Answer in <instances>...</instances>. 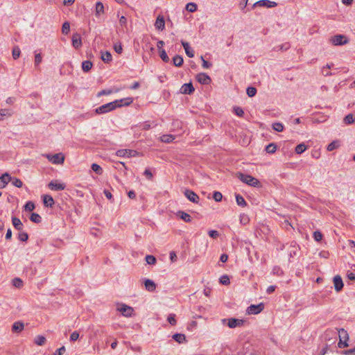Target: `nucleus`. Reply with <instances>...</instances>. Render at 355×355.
Instances as JSON below:
<instances>
[{
  "mask_svg": "<svg viewBox=\"0 0 355 355\" xmlns=\"http://www.w3.org/2000/svg\"><path fill=\"white\" fill-rule=\"evenodd\" d=\"M290 47H291L290 44L288 42H286L284 44H280V45H278V46L274 47V50L277 51H284L289 49Z\"/></svg>",
  "mask_w": 355,
  "mask_h": 355,
  "instance_id": "c756f323",
  "label": "nucleus"
},
{
  "mask_svg": "<svg viewBox=\"0 0 355 355\" xmlns=\"http://www.w3.org/2000/svg\"><path fill=\"white\" fill-rule=\"evenodd\" d=\"M13 285L16 288H21L23 286V282L21 279L15 277L12 280Z\"/></svg>",
  "mask_w": 355,
  "mask_h": 355,
  "instance_id": "603ef678",
  "label": "nucleus"
},
{
  "mask_svg": "<svg viewBox=\"0 0 355 355\" xmlns=\"http://www.w3.org/2000/svg\"><path fill=\"white\" fill-rule=\"evenodd\" d=\"M333 65V64H327L325 66L322 67V73L324 76H330L333 75L331 72H326V69H330Z\"/></svg>",
  "mask_w": 355,
  "mask_h": 355,
  "instance_id": "4c0bfd02",
  "label": "nucleus"
},
{
  "mask_svg": "<svg viewBox=\"0 0 355 355\" xmlns=\"http://www.w3.org/2000/svg\"><path fill=\"white\" fill-rule=\"evenodd\" d=\"M313 238L316 241H320L322 239V234L320 231H315L313 232Z\"/></svg>",
  "mask_w": 355,
  "mask_h": 355,
  "instance_id": "4d7b16f0",
  "label": "nucleus"
},
{
  "mask_svg": "<svg viewBox=\"0 0 355 355\" xmlns=\"http://www.w3.org/2000/svg\"><path fill=\"white\" fill-rule=\"evenodd\" d=\"M70 31V24L68 21H65L62 24V32L64 35H67Z\"/></svg>",
  "mask_w": 355,
  "mask_h": 355,
  "instance_id": "de8ad7c7",
  "label": "nucleus"
},
{
  "mask_svg": "<svg viewBox=\"0 0 355 355\" xmlns=\"http://www.w3.org/2000/svg\"><path fill=\"white\" fill-rule=\"evenodd\" d=\"M173 64L175 67H181L183 64V58L181 55H176L173 58Z\"/></svg>",
  "mask_w": 355,
  "mask_h": 355,
  "instance_id": "a878e982",
  "label": "nucleus"
},
{
  "mask_svg": "<svg viewBox=\"0 0 355 355\" xmlns=\"http://www.w3.org/2000/svg\"><path fill=\"white\" fill-rule=\"evenodd\" d=\"M257 5H259V7L271 8L276 7L277 6V3L270 0H259L257 1Z\"/></svg>",
  "mask_w": 355,
  "mask_h": 355,
  "instance_id": "f8f14e48",
  "label": "nucleus"
},
{
  "mask_svg": "<svg viewBox=\"0 0 355 355\" xmlns=\"http://www.w3.org/2000/svg\"><path fill=\"white\" fill-rule=\"evenodd\" d=\"M93 64L89 60H85L82 62V69L85 72H88L92 67Z\"/></svg>",
  "mask_w": 355,
  "mask_h": 355,
  "instance_id": "bb28decb",
  "label": "nucleus"
},
{
  "mask_svg": "<svg viewBox=\"0 0 355 355\" xmlns=\"http://www.w3.org/2000/svg\"><path fill=\"white\" fill-rule=\"evenodd\" d=\"M12 225L14 226V227L19 230V231H21L23 229V224L21 222L20 219L17 218V217H12Z\"/></svg>",
  "mask_w": 355,
  "mask_h": 355,
  "instance_id": "4be33fe9",
  "label": "nucleus"
},
{
  "mask_svg": "<svg viewBox=\"0 0 355 355\" xmlns=\"http://www.w3.org/2000/svg\"><path fill=\"white\" fill-rule=\"evenodd\" d=\"M112 93V89H103L99 92L97 94L98 96H101L103 95H110Z\"/></svg>",
  "mask_w": 355,
  "mask_h": 355,
  "instance_id": "052dcab7",
  "label": "nucleus"
},
{
  "mask_svg": "<svg viewBox=\"0 0 355 355\" xmlns=\"http://www.w3.org/2000/svg\"><path fill=\"white\" fill-rule=\"evenodd\" d=\"M195 89L191 83H184L180 89V92L184 94H191Z\"/></svg>",
  "mask_w": 355,
  "mask_h": 355,
  "instance_id": "ddd939ff",
  "label": "nucleus"
},
{
  "mask_svg": "<svg viewBox=\"0 0 355 355\" xmlns=\"http://www.w3.org/2000/svg\"><path fill=\"white\" fill-rule=\"evenodd\" d=\"M175 139L172 135H164L161 137V141L164 143H171Z\"/></svg>",
  "mask_w": 355,
  "mask_h": 355,
  "instance_id": "e433bc0d",
  "label": "nucleus"
},
{
  "mask_svg": "<svg viewBox=\"0 0 355 355\" xmlns=\"http://www.w3.org/2000/svg\"><path fill=\"white\" fill-rule=\"evenodd\" d=\"M118 311L125 317H131L134 311L131 306L126 304H121V306L118 308Z\"/></svg>",
  "mask_w": 355,
  "mask_h": 355,
  "instance_id": "9d476101",
  "label": "nucleus"
},
{
  "mask_svg": "<svg viewBox=\"0 0 355 355\" xmlns=\"http://www.w3.org/2000/svg\"><path fill=\"white\" fill-rule=\"evenodd\" d=\"M243 2H241L239 3L240 9L243 12H246L247 10H245L246 6H248V0H242Z\"/></svg>",
  "mask_w": 355,
  "mask_h": 355,
  "instance_id": "13d9d810",
  "label": "nucleus"
},
{
  "mask_svg": "<svg viewBox=\"0 0 355 355\" xmlns=\"http://www.w3.org/2000/svg\"><path fill=\"white\" fill-rule=\"evenodd\" d=\"M66 351L65 347L62 346L58 349L53 354V355H62Z\"/></svg>",
  "mask_w": 355,
  "mask_h": 355,
  "instance_id": "69168bd1",
  "label": "nucleus"
},
{
  "mask_svg": "<svg viewBox=\"0 0 355 355\" xmlns=\"http://www.w3.org/2000/svg\"><path fill=\"white\" fill-rule=\"evenodd\" d=\"M196 80L202 85H209L211 82V78L205 73H199L196 75Z\"/></svg>",
  "mask_w": 355,
  "mask_h": 355,
  "instance_id": "6e6552de",
  "label": "nucleus"
},
{
  "mask_svg": "<svg viewBox=\"0 0 355 355\" xmlns=\"http://www.w3.org/2000/svg\"><path fill=\"white\" fill-rule=\"evenodd\" d=\"M91 168L93 171L96 173L98 175H101L103 173V168L97 164H92Z\"/></svg>",
  "mask_w": 355,
  "mask_h": 355,
  "instance_id": "58836bf2",
  "label": "nucleus"
},
{
  "mask_svg": "<svg viewBox=\"0 0 355 355\" xmlns=\"http://www.w3.org/2000/svg\"><path fill=\"white\" fill-rule=\"evenodd\" d=\"M123 101H124L125 105H129L132 102V100L131 98H127L125 99L116 100L112 102H110L96 108L95 113L97 114H102L111 112L117 107H121V103Z\"/></svg>",
  "mask_w": 355,
  "mask_h": 355,
  "instance_id": "f257e3e1",
  "label": "nucleus"
},
{
  "mask_svg": "<svg viewBox=\"0 0 355 355\" xmlns=\"http://www.w3.org/2000/svg\"><path fill=\"white\" fill-rule=\"evenodd\" d=\"M144 285H145L146 289L150 292L154 291L156 288L155 283L153 280L149 279H146L144 281Z\"/></svg>",
  "mask_w": 355,
  "mask_h": 355,
  "instance_id": "6ab92c4d",
  "label": "nucleus"
},
{
  "mask_svg": "<svg viewBox=\"0 0 355 355\" xmlns=\"http://www.w3.org/2000/svg\"><path fill=\"white\" fill-rule=\"evenodd\" d=\"M219 282L223 285H228L230 283L229 277L226 275L221 276Z\"/></svg>",
  "mask_w": 355,
  "mask_h": 355,
  "instance_id": "8fccbe9b",
  "label": "nucleus"
},
{
  "mask_svg": "<svg viewBox=\"0 0 355 355\" xmlns=\"http://www.w3.org/2000/svg\"><path fill=\"white\" fill-rule=\"evenodd\" d=\"M167 320L171 325H175L176 324L175 315L173 313L169 314Z\"/></svg>",
  "mask_w": 355,
  "mask_h": 355,
  "instance_id": "6e6d98bb",
  "label": "nucleus"
},
{
  "mask_svg": "<svg viewBox=\"0 0 355 355\" xmlns=\"http://www.w3.org/2000/svg\"><path fill=\"white\" fill-rule=\"evenodd\" d=\"M264 309V304L261 302L258 304H251L247 308L246 312L249 315H256L261 313Z\"/></svg>",
  "mask_w": 355,
  "mask_h": 355,
  "instance_id": "39448f33",
  "label": "nucleus"
},
{
  "mask_svg": "<svg viewBox=\"0 0 355 355\" xmlns=\"http://www.w3.org/2000/svg\"><path fill=\"white\" fill-rule=\"evenodd\" d=\"M236 177L243 183L247 184L249 186L258 187L260 185L259 181L248 174H244L243 173H238Z\"/></svg>",
  "mask_w": 355,
  "mask_h": 355,
  "instance_id": "f03ea898",
  "label": "nucleus"
},
{
  "mask_svg": "<svg viewBox=\"0 0 355 355\" xmlns=\"http://www.w3.org/2000/svg\"><path fill=\"white\" fill-rule=\"evenodd\" d=\"M208 234L210 237H211L213 239H216L219 236V233L216 230H209L208 232Z\"/></svg>",
  "mask_w": 355,
  "mask_h": 355,
  "instance_id": "0e129e2a",
  "label": "nucleus"
},
{
  "mask_svg": "<svg viewBox=\"0 0 355 355\" xmlns=\"http://www.w3.org/2000/svg\"><path fill=\"white\" fill-rule=\"evenodd\" d=\"M246 93L249 97H253L257 94V89L254 87H248L246 89Z\"/></svg>",
  "mask_w": 355,
  "mask_h": 355,
  "instance_id": "c03bdc74",
  "label": "nucleus"
},
{
  "mask_svg": "<svg viewBox=\"0 0 355 355\" xmlns=\"http://www.w3.org/2000/svg\"><path fill=\"white\" fill-rule=\"evenodd\" d=\"M184 194L191 202L193 203H198L200 199L199 196L194 191L189 189H185Z\"/></svg>",
  "mask_w": 355,
  "mask_h": 355,
  "instance_id": "1a4fd4ad",
  "label": "nucleus"
},
{
  "mask_svg": "<svg viewBox=\"0 0 355 355\" xmlns=\"http://www.w3.org/2000/svg\"><path fill=\"white\" fill-rule=\"evenodd\" d=\"M343 354L345 355H355V347L354 348L345 350L343 352Z\"/></svg>",
  "mask_w": 355,
  "mask_h": 355,
  "instance_id": "774afa93",
  "label": "nucleus"
},
{
  "mask_svg": "<svg viewBox=\"0 0 355 355\" xmlns=\"http://www.w3.org/2000/svg\"><path fill=\"white\" fill-rule=\"evenodd\" d=\"M49 162L54 164H62L64 161V157L62 153H56L54 155L47 154L45 155Z\"/></svg>",
  "mask_w": 355,
  "mask_h": 355,
  "instance_id": "20e7f679",
  "label": "nucleus"
},
{
  "mask_svg": "<svg viewBox=\"0 0 355 355\" xmlns=\"http://www.w3.org/2000/svg\"><path fill=\"white\" fill-rule=\"evenodd\" d=\"M0 115L2 117V120H3L4 117L6 116H10V113L9 110L6 109L0 110Z\"/></svg>",
  "mask_w": 355,
  "mask_h": 355,
  "instance_id": "e2e57ef3",
  "label": "nucleus"
},
{
  "mask_svg": "<svg viewBox=\"0 0 355 355\" xmlns=\"http://www.w3.org/2000/svg\"><path fill=\"white\" fill-rule=\"evenodd\" d=\"M330 42L334 46H340L347 44L349 42V40L344 35H336L331 37Z\"/></svg>",
  "mask_w": 355,
  "mask_h": 355,
  "instance_id": "7ed1b4c3",
  "label": "nucleus"
},
{
  "mask_svg": "<svg viewBox=\"0 0 355 355\" xmlns=\"http://www.w3.org/2000/svg\"><path fill=\"white\" fill-rule=\"evenodd\" d=\"M146 263L149 265H154L156 263L157 259L153 255H146L145 257Z\"/></svg>",
  "mask_w": 355,
  "mask_h": 355,
  "instance_id": "ea45409f",
  "label": "nucleus"
},
{
  "mask_svg": "<svg viewBox=\"0 0 355 355\" xmlns=\"http://www.w3.org/2000/svg\"><path fill=\"white\" fill-rule=\"evenodd\" d=\"M24 209L26 211H32L35 209V204L31 201H28L26 203Z\"/></svg>",
  "mask_w": 355,
  "mask_h": 355,
  "instance_id": "3c124183",
  "label": "nucleus"
},
{
  "mask_svg": "<svg viewBox=\"0 0 355 355\" xmlns=\"http://www.w3.org/2000/svg\"><path fill=\"white\" fill-rule=\"evenodd\" d=\"M236 203L239 206L245 207L247 205L246 201L243 197L240 194H236L235 196Z\"/></svg>",
  "mask_w": 355,
  "mask_h": 355,
  "instance_id": "cd10ccee",
  "label": "nucleus"
},
{
  "mask_svg": "<svg viewBox=\"0 0 355 355\" xmlns=\"http://www.w3.org/2000/svg\"><path fill=\"white\" fill-rule=\"evenodd\" d=\"M307 148V146L305 145V144L302 143L298 144L295 149V151L297 154H302L303 153Z\"/></svg>",
  "mask_w": 355,
  "mask_h": 355,
  "instance_id": "2f4dec72",
  "label": "nucleus"
},
{
  "mask_svg": "<svg viewBox=\"0 0 355 355\" xmlns=\"http://www.w3.org/2000/svg\"><path fill=\"white\" fill-rule=\"evenodd\" d=\"M233 112L236 116L239 117H242L244 115V111L241 107H234Z\"/></svg>",
  "mask_w": 355,
  "mask_h": 355,
  "instance_id": "a18cd8bd",
  "label": "nucleus"
},
{
  "mask_svg": "<svg viewBox=\"0 0 355 355\" xmlns=\"http://www.w3.org/2000/svg\"><path fill=\"white\" fill-rule=\"evenodd\" d=\"M79 338V333L76 331H73L71 336H70V340L71 341H76Z\"/></svg>",
  "mask_w": 355,
  "mask_h": 355,
  "instance_id": "680f3d73",
  "label": "nucleus"
},
{
  "mask_svg": "<svg viewBox=\"0 0 355 355\" xmlns=\"http://www.w3.org/2000/svg\"><path fill=\"white\" fill-rule=\"evenodd\" d=\"M138 152L131 149H119L116 152V155L121 157H132L138 155Z\"/></svg>",
  "mask_w": 355,
  "mask_h": 355,
  "instance_id": "423d86ee",
  "label": "nucleus"
},
{
  "mask_svg": "<svg viewBox=\"0 0 355 355\" xmlns=\"http://www.w3.org/2000/svg\"><path fill=\"white\" fill-rule=\"evenodd\" d=\"M114 49L116 53L121 54L123 51V48L121 43L114 44Z\"/></svg>",
  "mask_w": 355,
  "mask_h": 355,
  "instance_id": "bf43d9fd",
  "label": "nucleus"
},
{
  "mask_svg": "<svg viewBox=\"0 0 355 355\" xmlns=\"http://www.w3.org/2000/svg\"><path fill=\"white\" fill-rule=\"evenodd\" d=\"M333 281H334V286L335 290L337 292L340 291L343 289V286H344L341 277L339 275H336L334 277Z\"/></svg>",
  "mask_w": 355,
  "mask_h": 355,
  "instance_id": "9b49d317",
  "label": "nucleus"
},
{
  "mask_svg": "<svg viewBox=\"0 0 355 355\" xmlns=\"http://www.w3.org/2000/svg\"><path fill=\"white\" fill-rule=\"evenodd\" d=\"M354 121L355 118L352 114H347L344 119V122L347 124H352Z\"/></svg>",
  "mask_w": 355,
  "mask_h": 355,
  "instance_id": "09e8293b",
  "label": "nucleus"
},
{
  "mask_svg": "<svg viewBox=\"0 0 355 355\" xmlns=\"http://www.w3.org/2000/svg\"><path fill=\"white\" fill-rule=\"evenodd\" d=\"M177 216L181 218L182 220H183L184 221L187 222V223H189V222H191V216L183 211H179L177 212Z\"/></svg>",
  "mask_w": 355,
  "mask_h": 355,
  "instance_id": "aec40b11",
  "label": "nucleus"
},
{
  "mask_svg": "<svg viewBox=\"0 0 355 355\" xmlns=\"http://www.w3.org/2000/svg\"><path fill=\"white\" fill-rule=\"evenodd\" d=\"M213 198L216 202H220L223 198V195L219 191H214L213 193Z\"/></svg>",
  "mask_w": 355,
  "mask_h": 355,
  "instance_id": "864d4df0",
  "label": "nucleus"
},
{
  "mask_svg": "<svg viewBox=\"0 0 355 355\" xmlns=\"http://www.w3.org/2000/svg\"><path fill=\"white\" fill-rule=\"evenodd\" d=\"M103 13H104V6L101 1H98L96 3L95 15L96 17H99L101 15H102Z\"/></svg>",
  "mask_w": 355,
  "mask_h": 355,
  "instance_id": "b1692460",
  "label": "nucleus"
},
{
  "mask_svg": "<svg viewBox=\"0 0 355 355\" xmlns=\"http://www.w3.org/2000/svg\"><path fill=\"white\" fill-rule=\"evenodd\" d=\"M185 8L189 12H194L197 10L198 6L196 3L190 2L186 5Z\"/></svg>",
  "mask_w": 355,
  "mask_h": 355,
  "instance_id": "7c9ffc66",
  "label": "nucleus"
},
{
  "mask_svg": "<svg viewBox=\"0 0 355 355\" xmlns=\"http://www.w3.org/2000/svg\"><path fill=\"white\" fill-rule=\"evenodd\" d=\"M243 320L236 318H230L228 319V323L227 325L230 328H235L237 327H240L243 325Z\"/></svg>",
  "mask_w": 355,
  "mask_h": 355,
  "instance_id": "dca6fc26",
  "label": "nucleus"
},
{
  "mask_svg": "<svg viewBox=\"0 0 355 355\" xmlns=\"http://www.w3.org/2000/svg\"><path fill=\"white\" fill-rule=\"evenodd\" d=\"M24 323L21 322L17 321V322H14V324H12V331L19 333V332H21L24 329Z\"/></svg>",
  "mask_w": 355,
  "mask_h": 355,
  "instance_id": "5701e85b",
  "label": "nucleus"
},
{
  "mask_svg": "<svg viewBox=\"0 0 355 355\" xmlns=\"http://www.w3.org/2000/svg\"><path fill=\"white\" fill-rule=\"evenodd\" d=\"M201 60L202 61V67L205 69H209L211 67V63L209 62L208 61L205 60L202 56H201Z\"/></svg>",
  "mask_w": 355,
  "mask_h": 355,
  "instance_id": "338daca9",
  "label": "nucleus"
},
{
  "mask_svg": "<svg viewBox=\"0 0 355 355\" xmlns=\"http://www.w3.org/2000/svg\"><path fill=\"white\" fill-rule=\"evenodd\" d=\"M46 340L44 336L40 335V336H37L35 337V343L37 345L42 346V345H44Z\"/></svg>",
  "mask_w": 355,
  "mask_h": 355,
  "instance_id": "c9c22d12",
  "label": "nucleus"
},
{
  "mask_svg": "<svg viewBox=\"0 0 355 355\" xmlns=\"http://www.w3.org/2000/svg\"><path fill=\"white\" fill-rule=\"evenodd\" d=\"M18 239L21 241H26L28 239V235L26 232H20L18 234Z\"/></svg>",
  "mask_w": 355,
  "mask_h": 355,
  "instance_id": "5fc2aeb1",
  "label": "nucleus"
},
{
  "mask_svg": "<svg viewBox=\"0 0 355 355\" xmlns=\"http://www.w3.org/2000/svg\"><path fill=\"white\" fill-rule=\"evenodd\" d=\"M338 336H339V341H348L349 340V335L346 330H345L343 328L339 329L338 330Z\"/></svg>",
  "mask_w": 355,
  "mask_h": 355,
  "instance_id": "412c9836",
  "label": "nucleus"
},
{
  "mask_svg": "<svg viewBox=\"0 0 355 355\" xmlns=\"http://www.w3.org/2000/svg\"><path fill=\"white\" fill-rule=\"evenodd\" d=\"M21 50L19 46H16L12 49V58L14 60H17L20 56Z\"/></svg>",
  "mask_w": 355,
  "mask_h": 355,
  "instance_id": "79ce46f5",
  "label": "nucleus"
},
{
  "mask_svg": "<svg viewBox=\"0 0 355 355\" xmlns=\"http://www.w3.org/2000/svg\"><path fill=\"white\" fill-rule=\"evenodd\" d=\"M72 45L75 49H79L82 46V40L80 34L76 33L73 35Z\"/></svg>",
  "mask_w": 355,
  "mask_h": 355,
  "instance_id": "2eb2a0df",
  "label": "nucleus"
},
{
  "mask_svg": "<svg viewBox=\"0 0 355 355\" xmlns=\"http://www.w3.org/2000/svg\"><path fill=\"white\" fill-rule=\"evenodd\" d=\"M43 202L45 207H52L55 204V201L52 196L50 195L46 194L42 196Z\"/></svg>",
  "mask_w": 355,
  "mask_h": 355,
  "instance_id": "a211bd4d",
  "label": "nucleus"
},
{
  "mask_svg": "<svg viewBox=\"0 0 355 355\" xmlns=\"http://www.w3.org/2000/svg\"><path fill=\"white\" fill-rule=\"evenodd\" d=\"M340 146V142L338 140H336V141H333L331 143H330L328 146H327V150L329 151H332L336 148H338Z\"/></svg>",
  "mask_w": 355,
  "mask_h": 355,
  "instance_id": "72a5a7b5",
  "label": "nucleus"
},
{
  "mask_svg": "<svg viewBox=\"0 0 355 355\" xmlns=\"http://www.w3.org/2000/svg\"><path fill=\"white\" fill-rule=\"evenodd\" d=\"M30 220L33 223H40L42 221V217L37 213H32Z\"/></svg>",
  "mask_w": 355,
  "mask_h": 355,
  "instance_id": "f704fd0d",
  "label": "nucleus"
},
{
  "mask_svg": "<svg viewBox=\"0 0 355 355\" xmlns=\"http://www.w3.org/2000/svg\"><path fill=\"white\" fill-rule=\"evenodd\" d=\"M101 59L104 62L108 63L112 59V54L109 51L103 52L101 54Z\"/></svg>",
  "mask_w": 355,
  "mask_h": 355,
  "instance_id": "c85d7f7f",
  "label": "nucleus"
},
{
  "mask_svg": "<svg viewBox=\"0 0 355 355\" xmlns=\"http://www.w3.org/2000/svg\"><path fill=\"white\" fill-rule=\"evenodd\" d=\"M272 128L274 130L279 132H282L284 130V125L279 122H276V123H272Z\"/></svg>",
  "mask_w": 355,
  "mask_h": 355,
  "instance_id": "a19ab883",
  "label": "nucleus"
},
{
  "mask_svg": "<svg viewBox=\"0 0 355 355\" xmlns=\"http://www.w3.org/2000/svg\"><path fill=\"white\" fill-rule=\"evenodd\" d=\"M11 180L12 177L8 173L3 174L0 177V189L4 188Z\"/></svg>",
  "mask_w": 355,
  "mask_h": 355,
  "instance_id": "4468645a",
  "label": "nucleus"
},
{
  "mask_svg": "<svg viewBox=\"0 0 355 355\" xmlns=\"http://www.w3.org/2000/svg\"><path fill=\"white\" fill-rule=\"evenodd\" d=\"M173 338L180 344L186 341V336L183 334H175L173 336Z\"/></svg>",
  "mask_w": 355,
  "mask_h": 355,
  "instance_id": "393cba45",
  "label": "nucleus"
},
{
  "mask_svg": "<svg viewBox=\"0 0 355 355\" xmlns=\"http://www.w3.org/2000/svg\"><path fill=\"white\" fill-rule=\"evenodd\" d=\"M155 27L159 31H162L164 29L165 21L163 16L159 15L157 17V19L155 23Z\"/></svg>",
  "mask_w": 355,
  "mask_h": 355,
  "instance_id": "f3484780",
  "label": "nucleus"
},
{
  "mask_svg": "<svg viewBox=\"0 0 355 355\" xmlns=\"http://www.w3.org/2000/svg\"><path fill=\"white\" fill-rule=\"evenodd\" d=\"M159 56L164 62H169V58L167 55L166 52L164 49H161L159 51Z\"/></svg>",
  "mask_w": 355,
  "mask_h": 355,
  "instance_id": "49530a36",
  "label": "nucleus"
},
{
  "mask_svg": "<svg viewBox=\"0 0 355 355\" xmlns=\"http://www.w3.org/2000/svg\"><path fill=\"white\" fill-rule=\"evenodd\" d=\"M277 150V145L274 143H270L266 146V151L268 153L272 154Z\"/></svg>",
  "mask_w": 355,
  "mask_h": 355,
  "instance_id": "473e14b6",
  "label": "nucleus"
},
{
  "mask_svg": "<svg viewBox=\"0 0 355 355\" xmlns=\"http://www.w3.org/2000/svg\"><path fill=\"white\" fill-rule=\"evenodd\" d=\"M48 187L52 191H58L64 190L66 185L64 183H60L56 180H52L49 183Z\"/></svg>",
  "mask_w": 355,
  "mask_h": 355,
  "instance_id": "0eeeda50",
  "label": "nucleus"
},
{
  "mask_svg": "<svg viewBox=\"0 0 355 355\" xmlns=\"http://www.w3.org/2000/svg\"><path fill=\"white\" fill-rule=\"evenodd\" d=\"M11 182L12 184L17 188H21L23 186V182L17 178H12Z\"/></svg>",
  "mask_w": 355,
  "mask_h": 355,
  "instance_id": "37998d69",
  "label": "nucleus"
}]
</instances>
